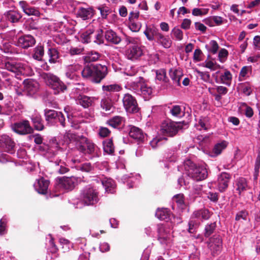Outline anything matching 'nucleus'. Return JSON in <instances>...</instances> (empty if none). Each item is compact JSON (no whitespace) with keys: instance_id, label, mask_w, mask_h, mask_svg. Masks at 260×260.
<instances>
[{"instance_id":"obj_1","label":"nucleus","mask_w":260,"mask_h":260,"mask_svg":"<svg viewBox=\"0 0 260 260\" xmlns=\"http://www.w3.org/2000/svg\"><path fill=\"white\" fill-rule=\"evenodd\" d=\"M156 217L160 220H166L167 223L165 224H158L157 225L158 240L161 245H168L171 243L172 239L171 235V229L169 228L170 223L169 220H171V223L175 224L181 222L180 218L173 217L170 218L171 214L170 211L167 208L157 209L155 213Z\"/></svg>"},{"instance_id":"obj_2","label":"nucleus","mask_w":260,"mask_h":260,"mask_svg":"<svg viewBox=\"0 0 260 260\" xmlns=\"http://www.w3.org/2000/svg\"><path fill=\"white\" fill-rule=\"evenodd\" d=\"M63 141L65 143L69 144L71 142L79 143L83 144L80 146L81 151L85 153L92 155V157H98L99 154V148L93 143L88 140L83 135H77L70 131L66 132L63 136Z\"/></svg>"},{"instance_id":"obj_3","label":"nucleus","mask_w":260,"mask_h":260,"mask_svg":"<svg viewBox=\"0 0 260 260\" xmlns=\"http://www.w3.org/2000/svg\"><path fill=\"white\" fill-rule=\"evenodd\" d=\"M99 201V192L91 185L84 187L81 191L80 198L74 202L76 208L84 206H93Z\"/></svg>"},{"instance_id":"obj_4","label":"nucleus","mask_w":260,"mask_h":260,"mask_svg":"<svg viewBox=\"0 0 260 260\" xmlns=\"http://www.w3.org/2000/svg\"><path fill=\"white\" fill-rule=\"evenodd\" d=\"M184 174L197 181L205 179L208 176L206 164L196 165L190 159L184 162Z\"/></svg>"},{"instance_id":"obj_5","label":"nucleus","mask_w":260,"mask_h":260,"mask_svg":"<svg viewBox=\"0 0 260 260\" xmlns=\"http://www.w3.org/2000/svg\"><path fill=\"white\" fill-rule=\"evenodd\" d=\"M81 73L84 78L90 79L93 82L99 83L107 75L108 69L106 66L101 64L87 66L82 70Z\"/></svg>"},{"instance_id":"obj_6","label":"nucleus","mask_w":260,"mask_h":260,"mask_svg":"<svg viewBox=\"0 0 260 260\" xmlns=\"http://www.w3.org/2000/svg\"><path fill=\"white\" fill-rule=\"evenodd\" d=\"M39 149L46 157L50 159L62 152L61 148L55 138L50 139L47 144L43 143L39 147Z\"/></svg>"},{"instance_id":"obj_7","label":"nucleus","mask_w":260,"mask_h":260,"mask_svg":"<svg viewBox=\"0 0 260 260\" xmlns=\"http://www.w3.org/2000/svg\"><path fill=\"white\" fill-rule=\"evenodd\" d=\"M5 68L17 78H19V75L29 76L32 74V71L28 67L20 62L8 61L5 63Z\"/></svg>"},{"instance_id":"obj_8","label":"nucleus","mask_w":260,"mask_h":260,"mask_svg":"<svg viewBox=\"0 0 260 260\" xmlns=\"http://www.w3.org/2000/svg\"><path fill=\"white\" fill-rule=\"evenodd\" d=\"M183 127L181 122H176L169 120H165L161 124L160 132L164 136L173 137Z\"/></svg>"},{"instance_id":"obj_9","label":"nucleus","mask_w":260,"mask_h":260,"mask_svg":"<svg viewBox=\"0 0 260 260\" xmlns=\"http://www.w3.org/2000/svg\"><path fill=\"white\" fill-rule=\"evenodd\" d=\"M43 78L47 85L53 89L54 94L63 92L66 89V86L56 76L51 73H46Z\"/></svg>"},{"instance_id":"obj_10","label":"nucleus","mask_w":260,"mask_h":260,"mask_svg":"<svg viewBox=\"0 0 260 260\" xmlns=\"http://www.w3.org/2000/svg\"><path fill=\"white\" fill-rule=\"evenodd\" d=\"M45 119L47 123L51 125L58 121L62 127H65V117L60 112H57L54 110H45Z\"/></svg>"},{"instance_id":"obj_11","label":"nucleus","mask_w":260,"mask_h":260,"mask_svg":"<svg viewBox=\"0 0 260 260\" xmlns=\"http://www.w3.org/2000/svg\"><path fill=\"white\" fill-rule=\"evenodd\" d=\"M81 181V178L75 176L63 177L57 179L59 187L67 190H72Z\"/></svg>"},{"instance_id":"obj_12","label":"nucleus","mask_w":260,"mask_h":260,"mask_svg":"<svg viewBox=\"0 0 260 260\" xmlns=\"http://www.w3.org/2000/svg\"><path fill=\"white\" fill-rule=\"evenodd\" d=\"M12 130L16 133L24 135L33 132V128L30 125L28 120H22L15 122L11 125Z\"/></svg>"},{"instance_id":"obj_13","label":"nucleus","mask_w":260,"mask_h":260,"mask_svg":"<svg viewBox=\"0 0 260 260\" xmlns=\"http://www.w3.org/2000/svg\"><path fill=\"white\" fill-rule=\"evenodd\" d=\"M122 102L123 106L127 112L135 113L139 111V109L136 100L130 94H125Z\"/></svg>"},{"instance_id":"obj_14","label":"nucleus","mask_w":260,"mask_h":260,"mask_svg":"<svg viewBox=\"0 0 260 260\" xmlns=\"http://www.w3.org/2000/svg\"><path fill=\"white\" fill-rule=\"evenodd\" d=\"M0 147L5 151L11 154L15 152V143L8 135L0 136Z\"/></svg>"},{"instance_id":"obj_15","label":"nucleus","mask_w":260,"mask_h":260,"mask_svg":"<svg viewBox=\"0 0 260 260\" xmlns=\"http://www.w3.org/2000/svg\"><path fill=\"white\" fill-rule=\"evenodd\" d=\"M143 54V50L139 45L131 46L125 51L126 57L128 59L132 60L138 59Z\"/></svg>"},{"instance_id":"obj_16","label":"nucleus","mask_w":260,"mask_h":260,"mask_svg":"<svg viewBox=\"0 0 260 260\" xmlns=\"http://www.w3.org/2000/svg\"><path fill=\"white\" fill-rule=\"evenodd\" d=\"M19 5L23 12L28 16L33 15L40 16V12L38 8L30 6L26 1H21L19 2Z\"/></svg>"},{"instance_id":"obj_17","label":"nucleus","mask_w":260,"mask_h":260,"mask_svg":"<svg viewBox=\"0 0 260 260\" xmlns=\"http://www.w3.org/2000/svg\"><path fill=\"white\" fill-rule=\"evenodd\" d=\"M39 89V83L35 80H26L24 81V91L29 96H32Z\"/></svg>"},{"instance_id":"obj_18","label":"nucleus","mask_w":260,"mask_h":260,"mask_svg":"<svg viewBox=\"0 0 260 260\" xmlns=\"http://www.w3.org/2000/svg\"><path fill=\"white\" fill-rule=\"evenodd\" d=\"M36 43L35 38L31 35H24L19 38L17 45L23 48L32 46Z\"/></svg>"},{"instance_id":"obj_19","label":"nucleus","mask_w":260,"mask_h":260,"mask_svg":"<svg viewBox=\"0 0 260 260\" xmlns=\"http://www.w3.org/2000/svg\"><path fill=\"white\" fill-rule=\"evenodd\" d=\"M144 34L148 40L152 41L154 40L155 37L156 39L161 33L159 32V30L154 25L151 24L146 26Z\"/></svg>"},{"instance_id":"obj_20","label":"nucleus","mask_w":260,"mask_h":260,"mask_svg":"<svg viewBox=\"0 0 260 260\" xmlns=\"http://www.w3.org/2000/svg\"><path fill=\"white\" fill-rule=\"evenodd\" d=\"M231 178L229 174L225 172L221 173L218 178V188L220 192L224 191L228 187Z\"/></svg>"},{"instance_id":"obj_21","label":"nucleus","mask_w":260,"mask_h":260,"mask_svg":"<svg viewBox=\"0 0 260 260\" xmlns=\"http://www.w3.org/2000/svg\"><path fill=\"white\" fill-rule=\"evenodd\" d=\"M93 15V10L92 8L87 7L84 8L79 7L76 11V15L82 20H85L91 18Z\"/></svg>"},{"instance_id":"obj_22","label":"nucleus","mask_w":260,"mask_h":260,"mask_svg":"<svg viewBox=\"0 0 260 260\" xmlns=\"http://www.w3.org/2000/svg\"><path fill=\"white\" fill-rule=\"evenodd\" d=\"M49 182L44 178L38 179L34 184L35 190L40 194L47 193Z\"/></svg>"},{"instance_id":"obj_23","label":"nucleus","mask_w":260,"mask_h":260,"mask_svg":"<svg viewBox=\"0 0 260 260\" xmlns=\"http://www.w3.org/2000/svg\"><path fill=\"white\" fill-rule=\"evenodd\" d=\"M96 99L94 97H90L85 95H79L76 99V102L84 108L91 106Z\"/></svg>"},{"instance_id":"obj_24","label":"nucleus","mask_w":260,"mask_h":260,"mask_svg":"<svg viewBox=\"0 0 260 260\" xmlns=\"http://www.w3.org/2000/svg\"><path fill=\"white\" fill-rule=\"evenodd\" d=\"M208 246L214 253L219 251L222 247V240L219 237H212L209 239Z\"/></svg>"},{"instance_id":"obj_25","label":"nucleus","mask_w":260,"mask_h":260,"mask_svg":"<svg viewBox=\"0 0 260 260\" xmlns=\"http://www.w3.org/2000/svg\"><path fill=\"white\" fill-rule=\"evenodd\" d=\"M105 38L108 42L115 45L118 44L121 41V38L112 29L106 31Z\"/></svg>"},{"instance_id":"obj_26","label":"nucleus","mask_w":260,"mask_h":260,"mask_svg":"<svg viewBox=\"0 0 260 260\" xmlns=\"http://www.w3.org/2000/svg\"><path fill=\"white\" fill-rule=\"evenodd\" d=\"M81 69V66L78 63L69 65L66 67V76L68 78L74 79L76 77L77 73Z\"/></svg>"},{"instance_id":"obj_27","label":"nucleus","mask_w":260,"mask_h":260,"mask_svg":"<svg viewBox=\"0 0 260 260\" xmlns=\"http://www.w3.org/2000/svg\"><path fill=\"white\" fill-rule=\"evenodd\" d=\"M143 80V78L140 77L138 79L135 81H128L125 85V88L133 91L134 92L137 94H140V89L141 85L142 84L141 83V81Z\"/></svg>"},{"instance_id":"obj_28","label":"nucleus","mask_w":260,"mask_h":260,"mask_svg":"<svg viewBox=\"0 0 260 260\" xmlns=\"http://www.w3.org/2000/svg\"><path fill=\"white\" fill-rule=\"evenodd\" d=\"M101 107L105 111H109L113 107L111 94L106 93L101 100Z\"/></svg>"},{"instance_id":"obj_29","label":"nucleus","mask_w":260,"mask_h":260,"mask_svg":"<svg viewBox=\"0 0 260 260\" xmlns=\"http://www.w3.org/2000/svg\"><path fill=\"white\" fill-rule=\"evenodd\" d=\"M102 183L106 192L113 193L115 192L116 184L113 179L105 178L102 181Z\"/></svg>"},{"instance_id":"obj_30","label":"nucleus","mask_w":260,"mask_h":260,"mask_svg":"<svg viewBox=\"0 0 260 260\" xmlns=\"http://www.w3.org/2000/svg\"><path fill=\"white\" fill-rule=\"evenodd\" d=\"M129 135L131 138L140 141H143L145 137L143 131L139 127L135 126L131 127Z\"/></svg>"},{"instance_id":"obj_31","label":"nucleus","mask_w":260,"mask_h":260,"mask_svg":"<svg viewBox=\"0 0 260 260\" xmlns=\"http://www.w3.org/2000/svg\"><path fill=\"white\" fill-rule=\"evenodd\" d=\"M64 111L67 114L68 120L71 122V126L75 129L78 128L79 125L78 124H74V122L72 119V118L77 116V115L75 113V109L71 106H67L64 108Z\"/></svg>"},{"instance_id":"obj_32","label":"nucleus","mask_w":260,"mask_h":260,"mask_svg":"<svg viewBox=\"0 0 260 260\" xmlns=\"http://www.w3.org/2000/svg\"><path fill=\"white\" fill-rule=\"evenodd\" d=\"M153 92L152 88L146 84L141 85L140 89V95H141L145 101L149 100L152 96Z\"/></svg>"},{"instance_id":"obj_33","label":"nucleus","mask_w":260,"mask_h":260,"mask_svg":"<svg viewBox=\"0 0 260 260\" xmlns=\"http://www.w3.org/2000/svg\"><path fill=\"white\" fill-rule=\"evenodd\" d=\"M6 19L12 23L17 22L21 18L19 12L16 11H9L5 14Z\"/></svg>"},{"instance_id":"obj_34","label":"nucleus","mask_w":260,"mask_h":260,"mask_svg":"<svg viewBox=\"0 0 260 260\" xmlns=\"http://www.w3.org/2000/svg\"><path fill=\"white\" fill-rule=\"evenodd\" d=\"M211 216V213L208 210L206 209H201L193 212L192 217L198 219H208Z\"/></svg>"},{"instance_id":"obj_35","label":"nucleus","mask_w":260,"mask_h":260,"mask_svg":"<svg viewBox=\"0 0 260 260\" xmlns=\"http://www.w3.org/2000/svg\"><path fill=\"white\" fill-rule=\"evenodd\" d=\"M92 42L97 44L100 45L104 43L103 31L99 29L94 31L92 28Z\"/></svg>"},{"instance_id":"obj_36","label":"nucleus","mask_w":260,"mask_h":260,"mask_svg":"<svg viewBox=\"0 0 260 260\" xmlns=\"http://www.w3.org/2000/svg\"><path fill=\"white\" fill-rule=\"evenodd\" d=\"M69 2L68 0H58L54 5V8L59 12L63 13L69 10Z\"/></svg>"},{"instance_id":"obj_37","label":"nucleus","mask_w":260,"mask_h":260,"mask_svg":"<svg viewBox=\"0 0 260 260\" xmlns=\"http://www.w3.org/2000/svg\"><path fill=\"white\" fill-rule=\"evenodd\" d=\"M158 44L161 45L165 48H169L172 45V41L169 37H166L162 34L159 35L156 39Z\"/></svg>"},{"instance_id":"obj_38","label":"nucleus","mask_w":260,"mask_h":260,"mask_svg":"<svg viewBox=\"0 0 260 260\" xmlns=\"http://www.w3.org/2000/svg\"><path fill=\"white\" fill-rule=\"evenodd\" d=\"M169 74L174 82L179 85L180 84V79L182 76V73L181 70L176 69H171L170 70Z\"/></svg>"},{"instance_id":"obj_39","label":"nucleus","mask_w":260,"mask_h":260,"mask_svg":"<svg viewBox=\"0 0 260 260\" xmlns=\"http://www.w3.org/2000/svg\"><path fill=\"white\" fill-rule=\"evenodd\" d=\"M252 73V67L244 66L242 68L239 75V80L240 81H244L247 79Z\"/></svg>"},{"instance_id":"obj_40","label":"nucleus","mask_w":260,"mask_h":260,"mask_svg":"<svg viewBox=\"0 0 260 260\" xmlns=\"http://www.w3.org/2000/svg\"><path fill=\"white\" fill-rule=\"evenodd\" d=\"M124 118L120 116H115L109 119L107 123L109 125L113 127L116 128L123 124Z\"/></svg>"},{"instance_id":"obj_41","label":"nucleus","mask_w":260,"mask_h":260,"mask_svg":"<svg viewBox=\"0 0 260 260\" xmlns=\"http://www.w3.org/2000/svg\"><path fill=\"white\" fill-rule=\"evenodd\" d=\"M48 54L49 57V63H55L58 61V59L59 58V53L55 48H49L48 51Z\"/></svg>"},{"instance_id":"obj_42","label":"nucleus","mask_w":260,"mask_h":260,"mask_svg":"<svg viewBox=\"0 0 260 260\" xmlns=\"http://www.w3.org/2000/svg\"><path fill=\"white\" fill-rule=\"evenodd\" d=\"M92 28H88L80 35V40L84 43H88L92 42Z\"/></svg>"},{"instance_id":"obj_43","label":"nucleus","mask_w":260,"mask_h":260,"mask_svg":"<svg viewBox=\"0 0 260 260\" xmlns=\"http://www.w3.org/2000/svg\"><path fill=\"white\" fill-rule=\"evenodd\" d=\"M227 145L228 142L225 141H222L216 144L213 149L212 152L214 154L212 156H215L220 154L222 151L226 147Z\"/></svg>"},{"instance_id":"obj_44","label":"nucleus","mask_w":260,"mask_h":260,"mask_svg":"<svg viewBox=\"0 0 260 260\" xmlns=\"http://www.w3.org/2000/svg\"><path fill=\"white\" fill-rule=\"evenodd\" d=\"M102 89L104 92H109V94H111L112 92L119 91L121 88L117 84H113L110 85H104L102 86ZM108 94V93H107Z\"/></svg>"},{"instance_id":"obj_45","label":"nucleus","mask_w":260,"mask_h":260,"mask_svg":"<svg viewBox=\"0 0 260 260\" xmlns=\"http://www.w3.org/2000/svg\"><path fill=\"white\" fill-rule=\"evenodd\" d=\"M236 185L237 186L236 190H238L239 193L240 194L242 191L246 189L247 187V181L244 178H239L236 180Z\"/></svg>"},{"instance_id":"obj_46","label":"nucleus","mask_w":260,"mask_h":260,"mask_svg":"<svg viewBox=\"0 0 260 260\" xmlns=\"http://www.w3.org/2000/svg\"><path fill=\"white\" fill-rule=\"evenodd\" d=\"M31 120L36 129L42 131L44 128L42 120L40 115H33L31 117Z\"/></svg>"},{"instance_id":"obj_47","label":"nucleus","mask_w":260,"mask_h":260,"mask_svg":"<svg viewBox=\"0 0 260 260\" xmlns=\"http://www.w3.org/2000/svg\"><path fill=\"white\" fill-rule=\"evenodd\" d=\"M44 54V50L43 46L38 45L34 49L32 57L35 59L41 60Z\"/></svg>"},{"instance_id":"obj_48","label":"nucleus","mask_w":260,"mask_h":260,"mask_svg":"<svg viewBox=\"0 0 260 260\" xmlns=\"http://www.w3.org/2000/svg\"><path fill=\"white\" fill-rule=\"evenodd\" d=\"M100 54L95 51H91L87 53L84 57V60L86 62L96 61L100 57Z\"/></svg>"},{"instance_id":"obj_49","label":"nucleus","mask_w":260,"mask_h":260,"mask_svg":"<svg viewBox=\"0 0 260 260\" xmlns=\"http://www.w3.org/2000/svg\"><path fill=\"white\" fill-rule=\"evenodd\" d=\"M170 113L175 117H181L184 115V111L179 105L173 106L170 110Z\"/></svg>"},{"instance_id":"obj_50","label":"nucleus","mask_w":260,"mask_h":260,"mask_svg":"<svg viewBox=\"0 0 260 260\" xmlns=\"http://www.w3.org/2000/svg\"><path fill=\"white\" fill-rule=\"evenodd\" d=\"M232 79V75L229 71H225L223 74L220 76L221 83L228 86L231 85Z\"/></svg>"},{"instance_id":"obj_51","label":"nucleus","mask_w":260,"mask_h":260,"mask_svg":"<svg viewBox=\"0 0 260 260\" xmlns=\"http://www.w3.org/2000/svg\"><path fill=\"white\" fill-rule=\"evenodd\" d=\"M103 149L108 154H112L114 152V147L111 139H108L103 142Z\"/></svg>"},{"instance_id":"obj_52","label":"nucleus","mask_w":260,"mask_h":260,"mask_svg":"<svg viewBox=\"0 0 260 260\" xmlns=\"http://www.w3.org/2000/svg\"><path fill=\"white\" fill-rule=\"evenodd\" d=\"M56 170L60 174H63L68 172L69 169L66 167L65 163L61 160L55 162Z\"/></svg>"},{"instance_id":"obj_53","label":"nucleus","mask_w":260,"mask_h":260,"mask_svg":"<svg viewBox=\"0 0 260 260\" xmlns=\"http://www.w3.org/2000/svg\"><path fill=\"white\" fill-rule=\"evenodd\" d=\"M141 27V22L139 20L129 21L128 27L133 32H138Z\"/></svg>"},{"instance_id":"obj_54","label":"nucleus","mask_w":260,"mask_h":260,"mask_svg":"<svg viewBox=\"0 0 260 260\" xmlns=\"http://www.w3.org/2000/svg\"><path fill=\"white\" fill-rule=\"evenodd\" d=\"M241 91L246 95H249L252 92L251 86L249 83L245 82L239 85Z\"/></svg>"},{"instance_id":"obj_55","label":"nucleus","mask_w":260,"mask_h":260,"mask_svg":"<svg viewBox=\"0 0 260 260\" xmlns=\"http://www.w3.org/2000/svg\"><path fill=\"white\" fill-rule=\"evenodd\" d=\"M98 9L100 11L103 19H106L108 14L111 12L110 9L105 5L99 6Z\"/></svg>"},{"instance_id":"obj_56","label":"nucleus","mask_w":260,"mask_h":260,"mask_svg":"<svg viewBox=\"0 0 260 260\" xmlns=\"http://www.w3.org/2000/svg\"><path fill=\"white\" fill-rule=\"evenodd\" d=\"M59 242L64 251L69 250V249L73 247L72 244L70 241L64 238H59Z\"/></svg>"},{"instance_id":"obj_57","label":"nucleus","mask_w":260,"mask_h":260,"mask_svg":"<svg viewBox=\"0 0 260 260\" xmlns=\"http://www.w3.org/2000/svg\"><path fill=\"white\" fill-rule=\"evenodd\" d=\"M173 201L175 202L177 206L183 209L185 207L184 201V197L182 194H178L175 195L173 197Z\"/></svg>"},{"instance_id":"obj_58","label":"nucleus","mask_w":260,"mask_h":260,"mask_svg":"<svg viewBox=\"0 0 260 260\" xmlns=\"http://www.w3.org/2000/svg\"><path fill=\"white\" fill-rule=\"evenodd\" d=\"M208 47V51L210 53L215 54L217 52L219 49V45L217 42L214 40H211L209 44L207 45Z\"/></svg>"},{"instance_id":"obj_59","label":"nucleus","mask_w":260,"mask_h":260,"mask_svg":"<svg viewBox=\"0 0 260 260\" xmlns=\"http://www.w3.org/2000/svg\"><path fill=\"white\" fill-rule=\"evenodd\" d=\"M171 35L173 38L181 41L183 39V33L179 28L174 27L171 31Z\"/></svg>"},{"instance_id":"obj_60","label":"nucleus","mask_w":260,"mask_h":260,"mask_svg":"<svg viewBox=\"0 0 260 260\" xmlns=\"http://www.w3.org/2000/svg\"><path fill=\"white\" fill-rule=\"evenodd\" d=\"M215 228L216 223L215 222L207 224L205 228V236L206 237H209L213 233Z\"/></svg>"},{"instance_id":"obj_61","label":"nucleus","mask_w":260,"mask_h":260,"mask_svg":"<svg viewBox=\"0 0 260 260\" xmlns=\"http://www.w3.org/2000/svg\"><path fill=\"white\" fill-rule=\"evenodd\" d=\"M203 66L209 69L211 71H215L220 67V65L217 64L215 62L212 60H206L203 63Z\"/></svg>"},{"instance_id":"obj_62","label":"nucleus","mask_w":260,"mask_h":260,"mask_svg":"<svg viewBox=\"0 0 260 260\" xmlns=\"http://www.w3.org/2000/svg\"><path fill=\"white\" fill-rule=\"evenodd\" d=\"M195 126L197 129L199 131L202 129L207 130L208 128V124L207 122L206 119L203 118L199 119L198 122L195 124Z\"/></svg>"},{"instance_id":"obj_63","label":"nucleus","mask_w":260,"mask_h":260,"mask_svg":"<svg viewBox=\"0 0 260 260\" xmlns=\"http://www.w3.org/2000/svg\"><path fill=\"white\" fill-rule=\"evenodd\" d=\"M228 55L229 52L226 49L224 48L221 49L218 55L219 61L221 63L224 62L228 58Z\"/></svg>"},{"instance_id":"obj_64","label":"nucleus","mask_w":260,"mask_h":260,"mask_svg":"<svg viewBox=\"0 0 260 260\" xmlns=\"http://www.w3.org/2000/svg\"><path fill=\"white\" fill-rule=\"evenodd\" d=\"M77 169L82 172H89L92 170L93 167L90 163L85 162L77 166Z\"/></svg>"}]
</instances>
